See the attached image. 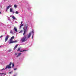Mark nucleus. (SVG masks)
Listing matches in <instances>:
<instances>
[{"label":"nucleus","instance_id":"f257e3e1","mask_svg":"<svg viewBox=\"0 0 76 76\" xmlns=\"http://www.w3.org/2000/svg\"><path fill=\"white\" fill-rule=\"evenodd\" d=\"M15 38V37L14 36H12L11 37V39H10V42H9V44H12V43H14L15 42H18L17 40H15L13 41V39Z\"/></svg>","mask_w":76,"mask_h":76},{"label":"nucleus","instance_id":"f03ea898","mask_svg":"<svg viewBox=\"0 0 76 76\" xmlns=\"http://www.w3.org/2000/svg\"><path fill=\"white\" fill-rule=\"evenodd\" d=\"M12 62H10L9 65L6 66V68H5V69H1V70H5V69H7V68L11 69V68H12V67H11V66L12 65Z\"/></svg>","mask_w":76,"mask_h":76},{"label":"nucleus","instance_id":"7ed1b4c3","mask_svg":"<svg viewBox=\"0 0 76 76\" xmlns=\"http://www.w3.org/2000/svg\"><path fill=\"white\" fill-rule=\"evenodd\" d=\"M26 36H24L22 38V39H21L22 42H24L26 41Z\"/></svg>","mask_w":76,"mask_h":76},{"label":"nucleus","instance_id":"20e7f679","mask_svg":"<svg viewBox=\"0 0 76 76\" xmlns=\"http://www.w3.org/2000/svg\"><path fill=\"white\" fill-rule=\"evenodd\" d=\"M9 35H7L6 36V37H5V42L7 41V40H8V39H9Z\"/></svg>","mask_w":76,"mask_h":76},{"label":"nucleus","instance_id":"39448f33","mask_svg":"<svg viewBox=\"0 0 76 76\" xmlns=\"http://www.w3.org/2000/svg\"><path fill=\"white\" fill-rule=\"evenodd\" d=\"M28 24H26L24 26V28L26 30L28 29Z\"/></svg>","mask_w":76,"mask_h":76},{"label":"nucleus","instance_id":"423d86ee","mask_svg":"<svg viewBox=\"0 0 76 76\" xmlns=\"http://www.w3.org/2000/svg\"><path fill=\"white\" fill-rule=\"evenodd\" d=\"M10 12H12L13 14H14V13H15V12H14V10H13V9H12V8H10Z\"/></svg>","mask_w":76,"mask_h":76},{"label":"nucleus","instance_id":"0eeeda50","mask_svg":"<svg viewBox=\"0 0 76 76\" xmlns=\"http://www.w3.org/2000/svg\"><path fill=\"white\" fill-rule=\"evenodd\" d=\"M0 75L1 76H3V75H6V73L5 72L1 73H0Z\"/></svg>","mask_w":76,"mask_h":76},{"label":"nucleus","instance_id":"6e6552de","mask_svg":"<svg viewBox=\"0 0 76 76\" xmlns=\"http://www.w3.org/2000/svg\"><path fill=\"white\" fill-rule=\"evenodd\" d=\"M31 33H29L28 36L27 37V38L28 39V38H29L30 37H31Z\"/></svg>","mask_w":76,"mask_h":76},{"label":"nucleus","instance_id":"1a4fd4ad","mask_svg":"<svg viewBox=\"0 0 76 76\" xmlns=\"http://www.w3.org/2000/svg\"><path fill=\"white\" fill-rule=\"evenodd\" d=\"M26 30H24V33H23V35H24V37H25V36H25V34H26Z\"/></svg>","mask_w":76,"mask_h":76},{"label":"nucleus","instance_id":"9d476101","mask_svg":"<svg viewBox=\"0 0 76 76\" xmlns=\"http://www.w3.org/2000/svg\"><path fill=\"white\" fill-rule=\"evenodd\" d=\"M21 54H22V53H18V54L17 56L16 57H19V56H20V55H21Z\"/></svg>","mask_w":76,"mask_h":76},{"label":"nucleus","instance_id":"9b49d317","mask_svg":"<svg viewBox=\"0 0 76 76\" xmlns=\"http://www.w3.org/2000/svg\"><path fill=\"white\" fill-rule=\"evenodd\" d=\"M14 31H15L16 32H18V30H17V29L16 28V27H14Z\"/></svg>","mask_w":76,"mask_h":76},{"label":"nucleus","instance_id":"f8f14e48","mask_svg":"<svg viewBox=\"0 0 76 76\" xmlns=\"http://www.w3.org/2000/svg\"><path fill=\"white\" fill-rule=\"evenodd\" d=\"M18 45H16L14 47V50H15L17 47H18Z\"/></svg>","mask_w":76,"mask_h":76},{"label":"nucleus","instance_id":"ddd939ff","mask_svg":"<svg viewBox=\"0 0 76 76\" xmlns=\"http://www.w3.org/2000/svg\"><path fill=\"white\" fill-rule=\"evenodd\" d=\"M10 7H11V5H10L7 7V9H9Z\"/></svg>","mask_w":76,"mask_h":76},{"label":"nucleus","instance_id":"4468645a","mask_svg":"<svg viewBox=\"0 0 76 76\" xmlns=\"http://www.w3.org/2000/svg\"><path fill=\"white\" fill-rule=\"evenodd\" d=\"M23 25H23V24H22L21 25H20V28H21V27H22V26H23Z\"/></svg>","mask_w":76,"mask_h":76},{"label":"nucleus","instance_id":"2eb2a0df","mask_svg":"<svg viewBox=\"0 0 76 76\" xmlns=\"http://www.w3.org/2000/svg\"><path fill=\"white\" fill-rule=\"evenodd\" d=\"M12 73H13V71H11L10 72H8V74H9L10 75V74Z\"/></svg>","mask_w":76,"mask_h":76},{"label":"nucleus","instance_id":"dca6fc26","mask_svg":"<svg viewBox=\"0 0 76 76\" xmlns=\"http://www.w3.org/2000/svg\"><path fill=\"white\" fill-rule=\"evenodd\" d=\"M14 7H15V8H17V5H14Z\"/></svg>","mask_w":76,"mask_h":76},{"label":"nucleus","instance_id":"f3484780","mask_svg":"<svg viewBox=\"0 0 76 76\" xmlns=\"http://www.w3.org/2000/svg\"><path fill=\"white\" fill-rule=\"evenodd\" d=\"M12 19H16V18H15V16H12Z\"/></svg>","mask_w":76,"mask_h":76},{"label":"nucleus","instance_id":"a211bd4d","mask_svg":"<svg viewBox=\"0 0 76 76\" xmlns=\"http://www.w3.org/2000/svg\"><path fill=\"white\" fill-rule=\"evenodd\" d=\"M15 13L16 14H19V12H18V11H16L15 12Z\"/></svg>","mask_w":76,"mask_h":76},{"label":"nucleus","instance_id":"6ab92c4d","mask_svg":"<svg viewBox=\"0 0 76 76\" xmlns=\"http://www.w3.org/2000/svg\"><path fill=\"white\" fill-rule=\"evenodd\" d=\"M20 48H18V49L17 50L18 51H20Z\"/></svg>","mask_w":76,"mask_h":76},{"label":"nucleus","instance_id":"aec40b11","mask_svg":"<svg viewBox=\"0 0 76 76\" xmlns=\"http://www.w3.org/2000/svg\"><path fill=\"white\" fill-rule=\"evenodd\" d=\"M12 64V67H13L14 66H15V65H14V64L13 63Z\"/></svg>","mask_w":76,"mask_h":76},{"label":"nucleus","instance_id":"412c9836","mask_svg":"<svg viewBox=\"0 0 76 76\" xmlns=\"http://www.w3.org/2000/svg\"><path fill=\"white\" fill-rule=\"evenodd\" d=\"M23 31L22 30H21L19 32V33H21Z\"/></svg>","mask_w":76,"mask_h":76},{"label":"nucleus","instance_id":"4be33fe9","mask_svg":"<svg viewBox=\"0 0 76 76\" xmlns=\"http://www.w3.org/2000/svg\"><path fill=\"white\" fill-rule=\"evenodd\" d=\"M26 51V50H23L22 51V52H24V51Z\"/></svg>","mask_w":76,"mask_h":76},{"label":"nucleus","instance_id":"5701e85b","mask_svg":"<svg viewBox=\"0 0 76 76\" xmlns=\"http://www.w3.org/2000/svg\"><path fill=\"white\" fill-rule=\"evenodd\" d=\"M17 69H18L17 68H14V70H17Z\"/></svg>","mask_w":76,"mask_h":76},{"label":"nucleus","instance_id":"b1692460","mask_svg":"<svg viewBox=\"0 0 76 76\" xmlns=\"http://www.w3.org/2000/svg\"><path fill=\"white\" fill-rule=\"evenodd\" d=\"M10 33L11 34H12V30L10 31Z\"/></svg>","mask_w":76,"mask_h":76},{"label":"nucleus","instance_id":"393cba45","mask_svg":"<svg viewBox=\"0 0 76 76\" xmlns=\"http://www.w3.org/2000/svg\"><path fill=\"white\" fill-rule=\"evenodd\" d=\"M17 54H18V53H15V56H16V55H17Z\"/></svg>","mask_w":76,"mask_h":76},{"label":"nucleus","instance_id":"a878e982","mask_svg":"<svg viewBox=\"0 0 76 76\" xmlns=\"http://www.w3.org/2000/svg\"><path fill=\"white\" fill-rule=\"evenodd\" d=\"M23 29H24V30H25V28L23 27Z\"/></svg>","mask_w":76,"mask_h":76},{"label":"nucleus","instance_id":"bb28decb","mask_svg":"<svg viewBox=\"0 0 76 76\" xmlns=\"http://www.w3.org/2000/svg\"><path fill=\"white\" fill-rule=\"evenodd\" d=\"M33 36H32V37H31L32 39H33Z\"/></svg>","mask_w":76,"mask_h":76},{"label":"nucleus","instance_id":"cd10ccee","mask_svg":"<svg viewBox=\"0 0 76 76\" xmlns=\"http://www.w3.org/2000/svg\"><path fill=\"white\" fill-rule=\"evenodd\" d=\"M3 37V35H1V36L0 37V38H1V37Z\"/></svg>","mask_w":76,"mask_h":76},{"label":"nucleus","instance_id":"c85d7f7f","mask_svg":"<svg viewBox=\"0 0 76 76\" xmlns=\"http://www.w3.org/2000/svg\"><path fill=\"white\" fill-rule=\"evenodd\" d=\"M6 12H7V9L6 10Z\"/></svg>","mask_w":76,"mask_h":76},{"label":"nucleus","instance_id":"c756f323","mask_svg":"<svg viewBox=\"0 0 76 76\" xmlns=\"http://www.w3.org/2000/svg\"><path fill=\"white\" fill-rule=\"evenodd\" d=\"M21 24H22V22H21Z\"/></svg>","mask_w":76,"mask_h":76},{"label":"nucleus","instance_id":"7c9ffc66","mask_svg":"<svg viewBox=\"0 0 76 76\" xmlns=\"http://www.w3.org/2000/svg\"><path fill=\"white\" fill-rule=\"evenodd\" d=\"M9 52H10V51H11V50H9Z\"/></svg>","mask_w":76,"mask_h":76},{"label":"nucleus","instance_id":"2f4dec72","mask_svg":"<svg viewBox=\"0 0 76 76\" xmlns=\"http://www.w3.org/2000/svg\"><path fill=\"white\" fill-rule=\"evenodd\" d=\"M20 52H22V51L20 50Z\"/></svg>","mask_w":76,"mask_h":76},{"label":"nucleus","instance_id":"473e14b6","mask_svg":"<svg viewBox=\"0 0 76 76\" xmlns=\"http://www.w3.org/2000/svg\"><path fill=\"white\" fill-rule=\"evenodd\" d=\"M13 76H16V75H14Z\"/></svg>","mask_w":76,"mask_h":76},{"label":"nucleus","instance_id":"72a5a7b5","mask_svg":"<svg viewBox=\"0 0 76 76\" xmlns=\"http://www.w3.org/2000/svg\"><path fill=\"white\" fill-rule=\"evenodd\" d=\"M10 17H12V15L10 16Z\"/></svg>","mask_w":76,"mask_h":76},{"label":"nucleus","instance_id":"f704fd0d","mask_svg":"<svg viewBox=\"0 0 76 76\" xmlns=\"http://www.w3.org/2000/svg\"><path fill=\"white\" fill-rule=\"evenodd\" d=\"M1 13V12L0 11V14Z\"/></svg>","mask_w":76,"mask_h":76},{"label":"nucleus","instance_id":"c9c22d12","mask_svg":"<svg viewBox=\"0 0 76 76\" xmlns=\"http://www.w3.org/2000/svg\"><path fill=\"white\" fill-rule=\"evenodd\" d=\"M1 47V46H0V47Z\"/></svg>","mask_w":76,"mask_h":76}]
</instances>
